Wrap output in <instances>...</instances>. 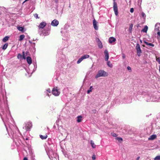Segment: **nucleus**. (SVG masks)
Here are the masks:
<instances>
[{"mask_svg":"<svg viewBox=\"0 0 160 160\" xmlns=\"http://www.w3.org/2000/svg\"><path fill=\"white\" fill-rule=\"evenodd\" d=\"M55 149V146L53 144H50L48 143L45 147V149L48 155L49 158L51 157L52 158H55L57 157V155L55 153L54 149Z\"/></svg>","mask_w":160,"mask_h":160,"instance_id":"1","label":"nucleus"},{"mask_svg":"<svg viewBox=\"0 0 160 160\" xmlns=\"http://www.w3.org/2000/svg\"><path fill=\"white\" fill-rule=\"evenodd\" d=\"M8 127L6 124L5 125L6 128L7 130L9 136L11 135L13 138L14 141L16 142L15 139H18V136L17 135L16 133H14V131L15 129H17V128L12 124H7Z\"/></svg>","mask_w":160,"mask_h":160,"instance_id":"2","label":"nucleus"},{"mask_svg":"<svg viewBox=\"0 0 160 160\" xmlns=\"http://www.w3.org/2000/svg\"><path fill=\"white\" fill-rule=\"evenodd\" d=\"M50 30L49 27L48 28L46 27L44 29L40 30L41 32H40V31H38V33L40 36H46L49 35Z\"/></svg>","mask_w":160,"mask_h":160,"instance_id":"3","label":"nucleus"},{"mask_svg":"<svg viewBox=\"0 0 160 160\" xmlns=\"http://www.w3.org/2000/svg\"><path fill=\"white\" fill-rule=\"evenodd\" d=\"M108 73L103 70H99L97 74L95 76V78H97L100 77H105L108 76Z\"/></svg>","mask_w":160,"mask_h":160,"instance_id":"4","label":"nucleus"},{"mask_svg":"<svg viewBox=\"0 0 160 160\" xmlns=\"http://www.w3.org/2000/svg\"><path fill=\"white\" fill-rule=\"evenodd\" d=\"M52 93L54 96H57L60 94V92L57 87H55L53 88L52 90Z\"/></svg>","mask_w":160,"mask_h":160,"instance_id":"5","label":"nucleus"},{"mask_svg":"<svg viewBox=\"0 0 160 160\" xmlns=\"http://www.w3.org/2000/svg\"><path fill=\"white\" fill-rule=\"evenodd\" d=\"M46 25V23L45 22H41L38 26V31H39L40 32H41V30L44 29V28Z\"/></svg>","mask_w":160,"mask_h":160,"instance_id":"6","label":"nucleus"},{"mask_svg":"<svg viewBox=\"0 0 160 160\" xmlns=\"http://www.w3.org/2000/svg\"><path fill=\"white\" fill-rule=\"evenodd\" d=\"M136 49L137 50V55L138 56H141V54L142 53V52L140 46V45L138 43L136 44Z\"/></svg>","mask_w":160,"mask_h":160,"instance_id":"7","label":"nucleus"},{"mask_svg":"<svg viewBox=\"0 0 160 160\" xmlns=\"http://www.w3.org/2000/svg\"><path fill=\"white\" fill-rule=\"evenodd\" d=\"M32 123L30 122H28L25 123V126L23 127L26 131L29 130L32 127Z\"/></svg>","mask_w":160,"mask_h":160,"instance_id":"8","label":"nucleus"},{"mask_svg":"<svg viewBox=\"0 0 160 160\" xmlns=\"http://www.w3.org/2000/svg\"><path fill=\"white\" fill-rule=\"evenodd\" d=\"M113 8L115 15L116 16H117L118 14V9L117 6V4L115 2H113Z\"/></svg>","mask_w":160,"mask_h":160,"instance_id":"9","label":"nucleus"},{"mask_svg":"<svg viewBox=\"0 0 160 160\" xmlns=\"http://www.w3.org/2000/svg\"><path fill=\"white\" fill-rule=\"evenodd\" d=\"M58 129L59 132L62 134V133H67V131L65 129L62 128V126H60L58 127Z\"/></svg>","mask_w":160,"mask_h":160,"instance_id":"10","label":"nucleus"},{"mask_svg":"<svg viewBox=\"0 0 160 160\" xmlns=\"http://www.w3.org/2000/svg\"><path fill=\"white\" fill-rule=\"evenodd\" d=\"M104 54L105 55V60L106 61H108L109 58V53L107 50H105Z\"/></svg>","mask_w":160,"mask_h":160,"instance_id":"11","label":"nucleus"},{"mask_svg":"<svg viewBox=\"0 0 160 160\" xmlns=\"http://www.w3.org/2000/svg\"><path fill=\"white\" fill-rule=\"evenodd\" d=\"M98 22L96 21L95 19H94L93 21V27L95 30H98V26L97 25Z\"/></svg>","mask_w":160,"mask_h":160,"instance_id":"12","label":"nucleus"},{"mask_svg":"<svg viewBox=\"0 0 160 160\" xmlns=\"http://www.w3.org/2000/svg\"><path fill=\"white\" fill-rule=\"evenodd\" d=\"M58 24V21L56 19H54L52 22L51 25L53 26H57Z\"/></svg>","mask_w":160,"mask_h":160,"instance_id":"13","label":"nucleus"},{"mask_svg":"<svg viewBox=\"0 0 160 160\" xmlns=\"http://www.w3.org/2000/svg\"><path fill=\"white\" fill-rule=\"evenodd\" d=\"M145 99H146V101L147 102H150V101H154L153 100L151 99V97L150 96L148 95L147 94L144 97Z\"/></svg>","mask_w":160,"mask_h":160,"instance_id":"14","label":"nucleus"},{"mask_svg":"<svg viewBox=\"0 0 160 160\" xmlns=\"http://www.w3.org/2000/svg\"><path fill=\"white\" fill-rule=\"evenodd\" d=\"M116 41V39L113 37H111L109 38V42L110 43H112Z\"/></svg>","mask_w":160,"mask_h":160,"instance_id":"15","label":"nucleus"},{"mask_svg":"<svg viewBox=\"0 0 160 160\" xmlns=\"http://www.w3.org/2000/svg\"><path fill=\"white\" fill-rule=\"evenodd\" d=\"M160 26V23H157L155 27V31H158V32L160 31L159 30V26Z\"/></svg>","mask_w":160,"mask_h":160,"instance_id":"16","label":"nucleus"},{"mask_svg":"<svg viewBox=\"0 0 160 160\" xmlns=\"http://www.w3.org/2000/svg\"><path fill=\"white\" fill-rule=\"evenodd\" d=\"M26 60L28 63L30 65L32 63V60L31 58L30 57H27L26 58Z\"/></svg>","mask_w":160,"mask_h":160,"instance_id":"17","label":"nucleus"},{"mask_svg":"<svg viewBox=\"0 0 160 160\" xmlns=\"http://www.w3.org/2000/svg\"><path fill=\"white\" fill-rule=\"evenodd\" d=\"M157 137V136L156 135L153 134L152 135L150 136V137L148 138L149 140H153L155 139Z\"/></svg>","mask_w":160,"mask_h":160,"instance_id":"18","label":"nucleus"},{"mask_svg":"<svg viewBox=\"0 0 160 160\" xmlns=\"http://www.w3.org/2000/svg\"><path fill=\"white\" fill-rule=\"evenodd\" d=\"M98 46L99 48H102L103 47L102 42L100 41V40L98 39Z\"/></svg>","mask_w":160,"mask_h":160,"instance_id":"19","label":"nucleus"},{"mask_svg":"<svg viewBox=\"0 0 160 160\" xmlns=\"http://www.w3.org/2000/svg\"><path fill=\"white\" fill-rule=\"evenodd\" d=\"M148 27L146 25L144 26V28L142 30V32L146 33L148 30Z\"/></svg>","mask_w":160,"mask_h":160,"instance_id":"20","label":"nucleus"},{"mask_svg":"<svg viewBox=\"0 0 160 160\" xmlns=\"http://www.w3.org/2000/svg\"><path fill=\"white\" fill-rule=\"evenodd\" d=\"M143 42L146 44L147 45L151 46L152 47H154V46L153 44L151 43H148V42H146V41L144 40L143 41Z\"/></svg>","mask_w":160,"mask_h":160,"instance_id":"21","label":"nucleus"},{"mask_svg":"<svg viewBox=\"0 0 160 160\" xmlns=\"http://www.w3.org/2000/svg\"><path fill=\"white\" fill-rule=\"evenodd\" d=\"M45 94L48 96H49V94L48 93H51V90L50 89H48L46 90V91L45 92Z\"/></svg>","mask_w":160,"mask_h":160,"instance_id":"22","label":"nucleus"},{"mask_svg":"<svg viewBox=\"0 0 160 160\" xmlns=\"http://www.w3.org/2000/svg\"><path fill=\"white\" fill-rule=\"evenodd\" d=\"M60 54L61 55L60 57H59V54L57 55V57H58L59 58H60V60H61L60 58H65V56L64 55L62 54L61 53H60Z\"/></svg>","mask_w":160,"mask_h":160,"instance_id":"23","label":"nucleus"},{"mask_svg":"<svg viewBox=\"0 0 160 160\" xmlns=\"http://www.w3.org/2000/svg\"><path fill=\"white\" fill-rule=\"evenodd\" d=\"M77 122H80L82 120V117L81 116H79L77 117Z\"/></svg>","mask_w":160,"mask_h":160,"instance_id":"24","label":"nucleus"},{"mask_svg":"<svg viewBox=\"0 0 160 160\" xmlns=\"http://www.w3.org/2000/svg\"><path fill=\"white\" fill-rule=\"evenodd\" d=\"M107 65L110 68H112L113 65L110 62V61H107Z\"/></svg>","mask_w":160,"mask_h":160,"instance_id":"25","label":"nucleus"},{"mask_svg":"<svg viewBox=\"0 0 160 160\" xmlns=\"http://www.w3.org/2000/svg\"><path fill=\"white\" fill-rule=\"evenodd\" d=\"M90 143L92 147L93 148H96V145L94 143V142L92 140L90 141Z\"/></svg>","mask_w":160,"mask_h":160,"instance_id":"26","label":"nucleus"},{"mask_svg":"<svg viewBox=\"0 0 160 160\" xmlns=\"http://www.w3.org/2000/svg\"><path fill=\"white\" fill-rule=\"evenodd\" d=\"M9 37L7 36L5 37L2 39V41L4 42H6L9 39Z\"/></svg>","mask_w":160,"mask_h":160,"instance_id":"27","label":"nucleus"},{"mask_svg":"<svg viewBox=\"0 0 160 160\" xmlns=\"http://www.w3.org/2000/svg\"><path fill=\"white\" fill-rule=\"evenodd\" d=\"M133 27V24H130L129 26V27L128 29L130 33H131L132 32V29Z\"/></svg>","mask_w":160,"mask_h":160,"instance_id":"28","label":"nucleus"},{"mask_svg":"<svg viewBox=\"0 0 160 160\" xmlns=\"http://www.w3.org/2000/svg\"><path fill=\"white\" fill-rule=\"evenodd\" d=\"M40 137L42 139H45L47 138V136L46 135H40Z\"/></svg>","mask_w":160,"mask_h":160,"instance_id":"29","label":"nucleus"},{"mask_svg":"<svg viewBox=\"0 0 160 160\" xmlns=\"http://www.w3.org/2000/svg\"><path fill=\"white\" fill-rule=\"evenodd\" d=\"M25 36L24 35H20L19 39V41H22L24 38Z\"/></svg>","mask_w":160,"mask_h":160,"instance_id":"30","label":"nucleus"},{"mask_svg":"<svg viewBox=\"0 0 160 160\" xmlns=\"http://www.w3.org/2000/svg\"><path fill=\"white\" fill-rule=\"evenodd\" d=\"M123 102H122L120 101V100H119L118 99H116V101H115V104H120V103H122Z\"/></svg>","mask_w":160,"mask_h":160,"instance_id":"31","label":"nucleus"},{"mask_svg":"<svg viewBox=\"0 0 160 160\" xmlns=\"http://www.w3.org/2000/svg\"><path fill=\"white\" fill-rule=\"evenodd\" d=\"M83 60V58L82 56L79 58L78 61H77V64H79Z\"/></svg>","mask_w":160,"mask_h":160,"instance_id":"32","label":"nucleus"},{"mask_svg":"<svg viewBox=\"0 0 160 160\" xmlns=\"http://www.w3.org/2000/svg\"><path fill=\"white\" fill-rule=\"evenodd\" d=\"M8 44L7 43H6L4 44V45L3 46L2 49L3 50H5L6 49V48H7V47L8 46Z\"/></svg>","mask_w":160,"mask_h":160,"instance_id":"33","label":"nucleus"},{"mask_svg":"<svg viewBox=\"0 0 160 160\" xmlns=\"http://www.w3.org/2000/svg\"><path fill=\"white\" fill-rule=\"evenodd\" d=\"M83 59L88 58L89 57V55L88 54H86L83 56H82Z\"/></svg>","mask_w":160,"mask_h":160,"instance_id":"34","label":"nucleus"},{"mask_svg":"<svg viewBox=\"0 0 160 160\" xmlns=\"http://www.w3.org/2000/svg\"><path fill=\"white\" fill-rule=\"evenodd\" d=\"M93 89V87L92 86H91L90 87L89 89L87 91V93L89 94L91 92H92Z\"/></svg>","mask_w":160,"mask_h":160,"instance_id":"35","label":"nucleus"},{"mask_svg":"<svg viewBox=\"0 0 160 160\" xmlns=\"http://www.w3.org/2000/svg\"><path fill=\"white\" fill-rule=\"evenodd\" d=\"M17 29L20 31L23 32V31L24 28L23 27H17Z\"/></svg>","mask_w":160,"mask_h":160,"instance_id":"36","label":"nucleus"},{"mask_svg":"<svg viewBox=\"0 0 160 160\" xmlns=\"http://www.w3.org/2000/svg\"><path fill=\"white\" fill-rule=\"evenodd\" d=\"M115 139L116 140H118V142H121L122 141V139L121 138L117 137L115 138Z\"/></svg>","mask_w":160,"mask_h":160,"instance_id":"37","label":"nucleus"},{"mask_svg":"<svg viewBox=\"0 0 160 160\" xmlns=\"http://www.w3.org/2000/svg\"><path fill=\"white\" fill-rule=\"evenodd\" d=\"M22 58V55L20 53H19L18 54V56H17V58L18 59H21Z\"/></svg>","mask_w":160,"mask_h":160,"instance_id":"38","label":"nucleus"},{"mask_svg":"<svg viewBox=\"0 0 160 160\" xmlns=\"http://www.w3.org/2000/svg\"><path fill=\"white\" fill-rule=\"evenodd\" d=\"M154 160H160V155L156 157L154 159Z\"/></svg>","mask_w":160,"mask_h":160,"instance_id":"39","label":"nucleus"},{"mask_svg":"<svg viewBox=\"0 0 160 160\" xmlns=\"http://www.w3.org/2000/svg\"><path fill=\"white\" fill-rule=\"evenodd\" d=\"M33 65L34 66V68L33 69V72H34L36 70L37 68V64L36 63H35L33 64Z\"/></svg>","mask_w":160,"mask_h":160,"instance_id":"40","label":"nucleus"},{"mask_svg":"<svg viewBox=\"0 0 160 160\" xmlns=\"http://www.w3.org/2000/svg\"><path fill=\"white\" fill-rule=\"evenodd\" d=\"M22 58L23 59H26V57L25 56V52L24 51L22 52Z\"/></svg>","mask_w":160,"mask_h":160,"instance_id":"41","label":"nucleus"},{"mask_svg":"<svg viewBox=\"0 0 160 160\" xmlns=\"http://www.w3.org/2000/svg\"><path fill=\"white\" fill-rule=\"evenodd\" d=\"M141 15L142 17L145 18L146 15L145 13L143 12H142L141 13Z\"/></svg>","mask_w":160,"mask_h":160,"instance_id":"42","label":"nucleus"},{"mask_svg":"<svg viewBox=\"0 0 160 160\" xmlns=\"http://www.w3.org/2000/svg\"><path fill=\"white\" fill-rule=\"evenodd\" d=\"M157 34L158 35V39H160V31L158 32Z\"/></svg>","mask_w":160,"mask_h":160,"instance_id":"43","label":"nucleus"},{"mask_svg":"<svg viewBox=\"0 0 160 160\" xmlns=\"http://www.w3.org/2000/svg\"><path fill=\"white\" fill-rule=\"evenodd\" d=\"M111 135L112 136H113V137H116V136H117V135L115 133H114V132H112L111 133Z\"/></svg>","mask_w":160,"mask_h":160,"instance_id":"44","label":"nucleus"},{"mask_svg":"<svg viewBox=\"0 0 160 160\" xmlns=\"http://www.w3.org/2000/svg\"><path fill=\"white\" fill-rule=\"evenodd\" d=\"M127 68V69L128 70V71H129L130 72H131V67L129 66H128Z\"/></svg>","mask_w":160,"mask_h":160,"instance_id":"45","label":"nucleus"},{"mask_svg":"<svg viewBox=\"0 0 160 160\" xmlns=\"http://www.w3.org/2000/svg\"><path fill=\"white\" fill-rule=\"evenodd\" d=\"M92 160H95L96 159V156L95 155H93L92 156Z\"/></svg>","mask_w":160,"mask_h":160,"instance_id":"46","label":"nucleus"},{"mask_svg":"<svg viewBox=\"0 0 160 160\" xmlns=\"http://www.w3.org/2000/svg\"><path fill=\"white\" fill-rule=\"evenodd\" d=\"M34 15L35 17L36 18H39L38 17V15L37 14H35Z\"/></svg>","mask_w":160,"mask_h":160,"instance_id":"47","label":"nucleus"},{"mask_svg":"<svg viewBox=\"0 0 160 160\" xmlns=\"http://www.w3.org/2000/svg\"><path fill=\"white\" fill-rule=\"evenodd\" d=\"M130 12L131 13L133 12H134V9H133V8H131V9H130Z\"/></svg>","mask_w":160,"mask_h":160,"instance_id":"48","label":"nucleus"},{"mask_svg":"<svg viewBox=\"0 0 160 160\" xmlns=\"http://www.w3.org/2000/svg\"><path fill=\"white\" fill-rule=\"evenodd\" d=\"M122 58L123 59H124V58H125V55L124 54H122Z\"/></svg>","mask_w":160,"mask_h":160,"instance_id":"49","label":"nucleus"},{"mask_svg":"<svg viewBox=\"0 0 160 160\" xmlns=\"http://www.w3.org/2000/svg\"><path fill=\"white\" fill-rule=\"evenodd\" d=\"M92 112L94 113H95L96 112V110H92Z\"/></svg>","mask_w":160,"mask_h":160,"instance_id":"50","label":"nucleus"},{"mask_svg":"<svg viewBox=\"0 0 160 160\" xmlns=\"http://www.w3.org/2000/svg\"><path fill=\"white\" fill-rule=\"evenodd\" d=\"M23 160H28V158H27L25 157L23 158Z\"/></svg>","mask_w":160,"mask_h":160,"instance_id":"51","label":"nucleus"},{"mask_svg":"<svg viewBox=\"0 0 160 160\" xmlns=\"http://www.w3.org/2000/svg\"><path fill=\"white\" fill-rule=\"evenodd\" d=\"M140 158L139 157H138L136 159V160H139V158Z\"/></svg>","mask_w":160,"mask_h":160,"instance_id":"52","label":"nucleus"},{"mask_svg":"<svg viewBox=\"0 0 160 160\" xmlns=\"http://www.w3.org/2000/svg\"><path fill=\"white\" fill-rule=\"evenodd\" d=\"M158 62L160 64V59L158 60Z\"/></svg>","mask_w":160,"mask_h":160,"instance_id":"53","label":"nucleus"},{"mask_svg":"<svg viewBox=\"0 0 160 160\" xmlns=\"http://www.w3.org/2000/svg\"><path fill=\"white\" fill-rule=\"evenodd\" d=\"M33 49L34 51H35V48H33Z\"/></svg>","mask_w":160,"mask_h":160,"instance_id":"54","label":"nucleus"},{"mask_svg":"<svg viewBox=\"0 0 160 160\" xmlns=\"http://www.w3.org/2000/svg\"><path fill=\"white\" fill-rule=\"evenodd\" d=\"M140 42H141V43H142V41L141 40H140Z\"/></svg>","mask_w":160,"mask_h":160,"instance_id":"55","label":"nucleus"},{"mask_svg":"<svg viewBox=\"0 0 160 160\" xmlns=\"http://www.w3.org/2000/svg\"><path fill=\"white\" fill-rule=\"evenodd\" d=\"M28 0H25V2H26L27 1H28Z\"/></svg>","mask_w":160,"mask_h":160,"instance_id":"56","label":"nucleus"},{"mask_svg":"<svg viewBox=\"0 0 160 160\" xmlns=\"http://www.w3.org/2000/svg\"><path fill=\"white\" fill-rule=\"evenodd\" d=\"M26 2H25V1H24V2H23V3H25Z\"/></svg>","mask_w":160,"mask_h":160,"instance_id":"57","label":"nucleus"},{"mask_svg":"<svg viewBox=\"0 0 160 160\" xmlns=\"http://www.w3.org/2000/svg\"><path fill=\"white\" fill-rule=\"evenodd\" d=\"M26 140H28V138H26Z\"/></svg>","mask_w":160,"mask_h":160,"instance_id":"58","label":"nucleus"},{"mask_svg":"<svg viewBox=\"0 0 160 160\" xmlns=\"http://www.w3.org/2000/svg\"><path fill=\"white\" fill-rule=\"evenodd\" d=\"M113 0V1H114V2H115V1L116 0Z\"/></svg>","mask_w":160,"mask_h":160,"instance_id":"59","label":"nucleus"},{"mask_svg":"<svg viewBox=\"0 0 160 160\" xmlns=\"http://www.w3.org/2000/svg\"><path fill=\"white\" fill-rule=\"evenodd\" d=\"M56 2H58V0H57V1H56Z\"/></svg>","mask_w":160,"mask_h":160,"instance_id":"60","label":"nucleus"},{"mask_svg":"<svg viewBox=\"0 0 160 160\" xmlns=\"http://www.w3.org/2000/svg\"><path fill=\"white\" fill-rule=\"evenodd\" d=\"M59 60H58V62H60L61 61H59Z\"/></svg>","mask_w":160,"mask_h":160,"instance_id":"61","label":"nucleus"},{"mask_svg":"<svg viewBox=\"0 0 160 160\" xmlns=\"http://www.w3.org/2000/svg\"><path fill=\"white\" fill-rule=\"evenodd\" d=\"M143 47H145V46L144 45H143Z\"/></svg>","mask_w":160,"mask_h":160,"instance_id":"62","label":"nucleus"}]
</instances>
